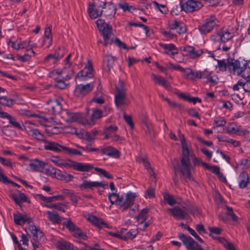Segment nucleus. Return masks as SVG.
Returning <instances> with one entry per match:
<instances>
[{
    "label": "nucleus",
    "instance_id": "obj_1",
    "mask_svg": "<svg viewBox=\"0 0 250 250\" xmlns=\"http://www.w3.org/2000/svg\"><path fill=\"white\" fill-rule=\"evenodd\" d=\"M179 140H180L182 149V154L180 161V166H174L175 173L180 172L181 174L190 179L191 177V169L192 167L190 162V157H192L193 151L191 144L187 141L184 135L179 133Z\"/></svg>",
    "mask_w": 250,
    "mask_h": 250
},
{
    "label": "nucleus",
    "instance_id": "obj_2",
    "mask_svg": "<svg viewBox=\"0 0 250 250\" xmlns=\"http://www.w3.org/2000/svg\"><path fill=\"white\" fill-rule=\"evenodd\" d=\"M136 197L135 193L131 192L122 195L116 192H110L108 194V199L111 204L115 205L123 211L126 210L133 205Z\"/></svg>",
    "mask_w": 250,
    "mask_h": 250
},
{
    "label": "nucleus",
    "instance_id": "obj_3",
    "mask_svg": "<svg viewBox=\"0 0 250 250\" xmlns=\"http://www.w3.org/2000/svg\"><path fill=\"white\" fill-rule=\"evenodd\" d=\"M72 54L68 55L64 60V66L62 69H57L50 73V77L53 79L62 78L64 80L71 79L73 75V70L70 68L71 62H70Z\"/></svg>",
    "mask_w": 250,
    "mask_h": 250
},
{
    "label": "nucleus",
    "instance_id": "obj_4",
    "mask_svg": "<svg viewBox=\"0 0 250 250\" xmlns=\"http://www.w3.org/2000/svg\"><path fill=\"white\" fill-rule=\"evenodd\" d=\"M238 26L237 25H232L227 27H224L217 33L216 35H213L211 39L215 42L220 41L225 42L229 41L234 36L237 34Z\"/></svg>",
    "mask_w": 250,
    "mask_h": 250
},
{
    "label": "nucleus",
    "instance_id": "obj_5",
    "mask_svg": "<svg viewBox=\"0 0 250 250\" xmlns=\"http://www.w3.org/2000/svg\"><path fill=\"white\" fill-rule=\"evenodd\" d=\"M106 3L104 1L94 0L89 2L87 9L89 16L91 19H95L102 16L103 9L105 7Z\"/></svg>",
    "mask_w": 250,
    "mask_h": 250
},
{
    "label": "nucleus",
    "instance_id": "obj_6",
    "mask_svg": "<svg viewBox=\"0 0 250 250\" xmlns=\"http://www.w3.org/2000/svg\"><path fill=\"white\" fill-rule=\"evenodd\" d=\"M249 63L245 60H234L228 62V68L233 74L240 75L245 70L246 67H250Z\"/></svg>",
    "mask_w": 250,
    "mask_h": 250
},
{
    "label": "nucleus",
    "instance_id": "obj_7",
    "mask_svg": "<svg viewBox=\"0 0 250 250\" xmlns=\"http://www.w3.org/2000/svg\"><path fill=\"white\" fill-rule=\"evenodd\" d=\"M96 24L100 31L102 33L104 40V45L107 46L111 42L110 38L111 36V27L104 22V20L99 19Z\"/></svg>",
    "mask_w": 250,
    "mask_h": 250
},
{
    "label": "nucleus",
    "instance_id": "obj_8",
    "mask_svg": "<svg viewBox=\"0 0 250 250\" xmlns=\"http://www.w3.org/2000/svg\"><path fill=\"white\" fill-rule=\"evenodd\" d=\"M148 210L146 208H143L137 217L140 229L145 230L152 223L151 218L149 219L147 214Z\"/></svg>",
    "mask_w": 250,
    "mask_h": 250
},
{
    "label": "nucleus",
    "instance_id": "obj_9",
    "mask_svg": "<svg viewBox=\"0 0 250 250\" xmlns=\"http://www.w3.org/2000/svg\"><path fill=\"white\" fill-rule=\"evenodd\" d=\"M94 70L92 63L88 60L84 68L77 74V78L81 81H86L94 77Z\"/></svg>",
    "mask_w": 250,
    "mask_h": 250
},
{
    "label": "nucleus",
    "instance_id": "obj_10",
    "mask_svg": "<svg viewBox=\"0 0 250 250\" xmlns=\"http://www.w3.org/2000/svg\"><path fill=\"white\" fill-rule=\"evenodd\" d=\"M211 234H210L214 239H217L225 247L227 250H236L234 245L231 243L228 242L224 238L221 237H215L214 234H219L221 233L222 229L219 228H209L208 229Z\"/></svg>",
    "mask_w": 250,
    "mask_h": 250
},
{
    "label": "nucleus",
    "instance_id": "obj_11",
    "mask_svg": "<svg viewBox=\"0 0 250 250\" xmlns=\"http://www.w3.org/2000/svg\"><path fill=\"white\" fill-rule=\"evenodd\" d=\"M8 44L9 46L17 50L27 49L28 48L36 47L35 44H31V42L29 40H25L23 41H21L20 40L14 41L10 40L8 42Z\"/></svg>",
    "mask_w": 250,
    "mask_h": 250
},
{
    "label": "nucleus",
    "instance_id": "obj_12",
    "mask_svg": "<svg viewBox=\"0 0 250 250\" xmlns=\"http://www.w3.org/2000/svg\"><path fill=\"white\" fill-rule=\"evenodd\" d=\"M179 237L183 242L187 250H203L191 237L182 234L179 235Z\"/></svg>",
    "mask_w": 250,
    "mask_h": 250
},
{
    "label": "nucleus",
    "instance_id": "obj_13",
    "mask_svg": "<svg viewBox=\"0 0 250 250\" xmlns=\"http://www.w3.org/2000/svg\"><path fill=\"white\" fill-rule=\"evenodd\" d=\"M203 6L199 0H188L181 6L187 12H192L201 9Z\"/></svg>",
    "mask_w": 250,
    "mask_h": 250
},
{
    "label": "nucleus",
    "instance_id": "obj_14",
    "mask_svg": "<svg viewBox=\"0 0 250 250\" xmlns=\"http://www.w3.org/2000/svg\"><path fill=\"white\" fill-rule=\"evenodd\" d=\"M79 187L82 189H93L94 188L102 187L104 188H107V183L104 182L91 181L83 180L82 183L79 185Z\"/></svg>",
    "mask_w": 250,
    "mask_h": 250
},
{
    "label": "nucleus",
    "instance_id": "obj_15",
    "mask_svg": "<svg viewBox=\"0 0 250 250\" xmlns=\"http://www.w3.org/2000/svg\"><path fill=\"white\" fill-rule=\"evenodd\" d=\"M216 19L214 16H211L206 20L202 25L199 26V30L202 34H205L211 31L216 25Z\"/></svg>",
    "mask_w": 250,
    "mask_h": 250
},
{
    "label": "nucleus",
    "instance_id": "obj_16",
    "mask_svg": "<svg viewBox=\"0 0 250 250\" xmlns=\"http://www.w3.org/2000/svg\"><path fill=\"white\" fill-rule=\"evenodd\" d=\"M94 83L91 82L85 85H78L74 90V94L77 97H83L89 93L93 88Z\"/></svg>",
    "mask_w": 250,
    "mask_h": 250
},
{
    "label": "nucleus",
    "instance_id": "obj_17",
    "mask_svg": "<svg viewBox=\"0 0 250 250\" xmlns=\"http://www.w3.org/2000/svg\"><path fill=\"white\" fill-rule=\"evenodd\" d=\"M167 210L170 216L177 219L183 220L187 215L185 208H182L179 207H175L168 208Z\"/></svg>",
    "mask_w": 250,
    "mask_h": 250
},
{
    "label": "nucleus",
    "instance_id": "obj_18",
    "mask_svg": "<svg viewBox=\"0 0 250 250\" xmlns=\"http://www.w3.org/2000/svg\"><path fill=\"white\" fill-rule=\"evenodd\" d=\"M62 108V104L58 100H50L47 102L46 109L51 114H58L61 111Z\"/></svg>",
    "mask_w": 250,
    "mask_h": 250
},
{
    "label": "nucleus",
    "instance_id": "obj_19",
    "mask_svg": "<svg viewBox=\"0 0 250 250\" xmlns=\"http://www.w3.org/2000/svg\"><path fill=\"white\" fill-rule=\"evenodd\" d=\"M196 76L198 79H206L207 82H210L213 84L216 83L217 79L215 75H212V72L205 69L203 71H196Z\"/></svg>",
    "mask_w": 250,
    "mask_h": 250
},
{
    "label": "nucleus",
    "instance_id": "obj_20",
    "mask_svg": "<svg viewBox=\"0 0 250 250\" xmlns=\"http://www.w3.org/2000/svg\"><path fill=\"white\" fill-rule=\"evenodd\" d=\"M182 51L187 53V55L191 59H195L200 57L204 52L202 49L195 50V48L189 45L181 47Z\"/></svg>",
    "mask_w": 250,
    "mask_h": 250
},
{
    "label": "nucleus",
    "instance_id": "obj_21",
    "mask_svg": "<svg viewBox=\"0 0 250 250\" xmlns=\"http://www.w3.org/2000/svg\"><path fill=\"white\" fill-rule=\"evenodd\" d=\"M242 127L235 122L229 123L225 128V131L229 134L240 135Z\"/></svg>",
    "mask_w": 250,
    "mask_h": 250
},
{
    "label": "nucleus",
    "instance_id": "obj_22",
    "mask_svg": "<svg viewBox=\"0 0 250 250\" xmlns=\"http://www.w3.org/2000/svg\"><path fill=\"white\" fill-rule=\"evenodd\" d=\"M159 45L164 50V53L170 56L171 58H174V56L178 54V50L172 43H160Z\"/></svg>",
    "mask_w": 250,
    "mask_h": 250
},
{
    "label": "nucleus",
    "instance_id": "obj_23",
    "mask_svg": "<svg viewBox=\"0 0 250 250\" xmlns=\"http://www.w3.org/2000/svg\"><path fill=\"white\" fill-rule=\"evenodd\" d=\"M85 218L90 223L99 228L106 227L109 228V227L103 220L102 219L98 218L96 216L91 215H87L85 216Z\"/></svg>",
    "mask_w": 250,
    "mask_h": 250
},
{
    "label": "nucleus",
    "instance_id": "obj_24",
    "mask_svg": "<svg viewBox=\"0 0 250 250\" xmlns=\"http://www.w3.org/2000/svg\"><path fill=\"white\" fill-rule=\"evenodd\" d=\"M115 102L117 107L127 105L129 103V101L126 97V93H116L115 95Z\"/></svg>",
    "mask_w": 250,
    "mask_h": 250
},
{
    "label": "nucleus",
    "instance_id": "obj_25",
    "mask_svg": "<svg viewBox=\"0 0 250 250\" xmlns=\"http://www.w3.org/2000/svg\"><path fill=\"white\" fill-rule=\"evenodd\" d=\"M64 147V146L60 145L57 143L51 141H46L44 146L45 149L57 152H60L63 151Z\"/></svg>",
    "mask_w": 250,
    "mask_h": 250
},
{
    "label": "nucleus",
    "instance_id": "obj_26",
    "mask_svg": "<svg viewBox=\"0 0 250 250\" xmlns=\"http://www.w3.org/2000/svg\"><path fill=\"white\" fill-rule=\"evenodd\" d=\"M14 222L19 225H23L26 223H29L31 221V218L27 215L17 213L14 214Z\"/></svg>",
    "mask_w": 250,
    "mask_h": 250
},
{
    "label": "nucleus",
    "instance_id": "obj_27",
    "mask_svg": "<svg viewBox=\"0 0 250 250\" xmlns=\"http://www.w3.org/2000/svg\"><path fill=\"white\" fill-rule=\"evenodd\" d=\"M41 205L42 207H46L47 208L51 209H56L58 210L62 211V212L65 211V208H67V203H52L47 204L44 203H41Z\"/></svg>",
    "mask_w": 250,
    "mask_h": 250
},
{
    "label": "nucleus",
    "instance_id": "obj_28",
    "mask_svg": "<svg viewBox=\"0 0 250 250\" xmlns=\"http://www.w3.org/2000/svg\"><path fill=\"white\" fill-rule=\"evenodd\" d=\"M33 48H30L27 49L25 54L21 56L17 55L14 59L19 60L21 62H24L29 60L32 57L35 55V52L32 49Z\"/></svg>",
    "mask_w": 250,
    "mask_h": 250
},
{
    "label": "nucleus",
    "instance_id": "obj_29",
    "mask_svg": "<svg viewBox=\"0 0 250 250\" xmlns=\"http://www.w3.org/2000/svg\"><path fill=\"white\" fill-rule=\"evenodd\" d=\"M101 151L103 154L114 158H118L120 156L119 152L110 146L104 147Z\"/></svg>",
    "mask_w": 250,
    "mask_h": 250
},
{
    "label": "nucleus",
    "instance_id": "obj_30",
    "mask_svg": "<svg viewBox=\"0 0 250 250\" xmlns=\"http://www.w3.org/2000/svg\"><path fill=\"white\" fill-rule=\"evenodd\" d=\"M45 166L44 162L37 159L32 161L29 164L30 169L34 171H41Z\"/></svg>",
    "mask_w": 250,
    "mask_h": 250
},
{
    "label": "nucleus",
    "instance_id": "obj_31",
    "mask_svg": "<svg viewBox=\"0 0 250 250\" xmlns=\"http://www.w3.org/2000/svg\"><path fill=\"white\" fill-rule=\"evenodd\" d=\"M152 80L157 84L163 86L164 88L169 89L170 88L169 83L162 77L156 75L154 74H151Z\"/></svg>",
    "mask_w": 250,
    "mask_h": 250
},
{
    "label": "nucleus",
    "instance_id": "obj_32",
    "mask_svg": "<svg viewBox=\"0 0 250 250\" xmlns=\"http://www.w3.org/2000/svg\"><path fill=\"white\" fill-rule=\"evenodd\" d=\"M26 231L30 232L33 235V239L34 241H38L39 238H41L43 236L42 232L34 225H30L26 229Z\"/></svg>",
    "mask_w": 250,
    "mask_h": 250
},
{
    "label": "nucleus",
    "instance_id": "obj_33",
    "mask_svg": "<svg viewBox=\"0 0 250 250\" xmlns=\"http://www.w3.org/2000/svg\"><path fill=\"white\" fill-rule=\"evenodd\" d=\"M93 168V166L89 164L75 162L74 169L80 171H88Z\"/></svg>",
    "mask_w": 250,
    "mask_h": 250
},
{
    "label": "nucleus",
    "instance_id": "obj_34",
    "mask_svg": "<svg viewBox=\"0 0 250 250\" xmlns=\"http://www.w3.org/2000/svg\"><path fill=\"white\" fill-rule=\"evenodd\" d=\"M52 38L51 36V29L50 27H47L44 31V37L43 41V44L48 47L52 43Z\"/></svg>",
    "mask_w": 250,
    "mask_h": 250
},
{
    "label": "nucleus",
    "instance_id": "obj_35",
    "mask_svg": "<svg viewBox=\"0 0 250 250\" xmlns=\"http://www.w3.org/2000/svg\"><path fill=\"white\" fill-rule=\"evenodd\" d=\"M115 61V58L111 55L108 54L104 56L103 60L104 65L107 71L112 67Z\"/></svg>",
    "mask_w": 250,
    "mask_h": 250
},
{
    "label": "nucleus",
    "instance_id": "obj_36",
    "mask_svg": "<svg viewBox=\"0 0 250 250\" xmlns=\"http://www.w3.org/2000/svg\"><path fill=\"white\" fill-rule=\"evenodd\" d=\"M238 184L240 188H245L249 182V176L248 173L245 172H242L238 177Z\"/></svg>",
    "mask_w": 250,
    "mask_h": 250
},
{
    "label": "nucleus",
    "instance_id": "obj_37",
    "mask_svg": "<svg viewBox=\"0 0 250 250\" xmlns=\"http://www.w3.org/2000/svg\"><path fill=\"white\" fill-rule=\"evenodd\" d=\"M80 117V113H72L68 111H66V115L64 117L66 122L71 123L74 122H77V120Z\"/></svg>",
    "mask_w": 250,
    "mask_h": 250
},
{
    "label": "nucleus",
    "instance_id": "obj_38",
    "mask_svg": "<svg viewBox=\"0 0 250 250\" xmlns=\"http://www.w3.org/2000/svg\"><path fill=\"white\" fill-rule=\"evenodd\" d=\"M12 197L15 202L19 205L21 202L28 201V198L26 195L19 191H18V193L17 194H13L12 195Z\"/></svg>",
    "mask_w": 250,
    "mask_h": 250
},
{
    "label": "nucleus",
    "instance_id": "obj_39",
    "mask_svg": "<svg viewBox=\"0 0 250 250\" xmlns=\"http://www.w3.org/2000/svg\"><path fill=\"white\" fill-rule=\"evenodd\" d=\"M44 214L46 215L49 220L53 223H59L61 221V217L56 211L47 210L44 212Z\"/></svg>",
    "mask_w": 250,
    "mask_h": 250
},
{
    "label": "nucleus",
    "instance_id": "obj_40",
    "mask_svg": "<svg viewBox=\"0 0 250 250\" xmlns=\"http://www.w3.org/2000/svg\"><path fill=\"white\" fill-rule=\"evenodd\" d=\"M64 55V51L62 49L59 48L57 50L54 54H50L47 56L46 60L49 59H53V62L56 63L57 61L62 58Z\"/></svg>",
    "mask_w": 250,
    "mask_h": 250
},
{
    "label": "nucleus",
    "instance_id": "obj_41",
    "mask_svg": "<svg viewBox=\"0 0 250 250\" xmlns=\"http://www.w3.org/2000/svg\"><path fill=\"white\" fill-rule=\"evenodd\" d=\"M56 247L60 250H72L73 246L69 242L61 240L56 243Z\"/></svg>",
    "mask_w": 250,
    "mask_h": 250
},
{
    "label": "nucleus",
    "instance_id": "obj_42",
    "mask_svg": "<svg viewBox=\"0 0 250 250\" xmlns=\"http://www.w3.org/2000/svg\"><path fill=\"white\" fill-rule=\"evenodd\" d=\"M118 7L123 10L124 12L128 11L132 12L136 10V8L133 5H130L129 3L125 2H121L118 4Z\"/></svg>",
    "mask_w": 250,
    "mask_h": 250
},
{
    "label": "nucleus",
    "instance_id": "obj_43",
    "mask_svg": "<svg viewBox=\"0 0 250 250\" xmlns=\"http://www.w3.org/2000/svg\"><path fill=\"white\" fill-rule=\"evenodd\" d=\"M103 112L101 110L94 109L93 110V113L91 116L90 119L91 123L93 125L95 124L96 121L100 119L102 117Z\"/></svg>",
    "mask_w": 250,
    "mask_h": 250
},
{
    "label": "nucleus",
    "instance_id": "obj_44",
    "mask_svg": "<svg viewBox=\"0 0 250 250\" xmlns=\"http://www.w3.org/2000/svg\"><path fill=\"white\" fill-rule=\"evenodd\" d=\"M152 4L155 10H159L164 14H166L167 13L168 9L166 5L160 4L156 1H153L152 2Z\"/></svg>",
    "mask_w": 250,
    "mask_h": 250
},
{
    "label": "nucleus",
    "instance_id": "obj_45",
    "mask_svg": "<svg viewBox=\"0 0 250 250\" xmlns=\"http://www.w3.org/2000/svg\"><path fill=\"white\" fill-rule=\"evenodd\" d=\"M226 119L222 117H216L214 120L213 128L224 126L226 124Z\"/></svg>",
    "mask_w": 250,
    "mask_h": 250
},
{
    "label": "nucleus",
    "instance_id": "obj_46",
    "mask_svg": "<svg viewBox=\"0 0 250 250\" xmlns=\"http://www.w3.org/2000/svg\"><path fill=\"white\" fill-rule=\"evenodd\" d=\"M8 122L12 126L15 128H18L21 130H24L25 129V126L23 125H21L20 123L17 122L16 118L11 115L8 119Z\"/></svg>",
    "mask_w": 250,
    "mask_h": 250
},
{
    "label": "nucleus",
    "instance_id": "obj_47",
    "mask_svg": "<svg viewBox=\"0 0 250 250\" xmlns=\"http://www.w3.org/2000/svg\"><path fill=\"white\" fill-rule=\"evenodd\" d=\"M164 201L166 202L170 206H173L176 204L177 202L176 199L174 198L173 196L164 193L163 194Z\"/></svg>",
    "mask_w": 250,
    "mask_h": 250
},
{
    "label": "nucleus",
    "instance_id": "obj_48",
    "mask_svg": "<svg viewBox=\"0 0 250 250\" xmlns=\"http://www.w3.org/2000/svg\"><path fill=\"white\" fill-rule=\"evenodd\" d=\"M77 122L79 123V124H81L85 126H91L93 125L91 123V119H90L89 120H88L82 114H80V117L77 120Z\"/></svg>",
    "mask_w": 250,
    "mask_h": 250
},
{
    "label": "nucleus",
    "instance_id": "obj_49",
    "mask_svg": "<svg viewBox=\"0 0 250 250\" xmlns=\"http://www.w3.org/2000/svg\"><path fill=\"white\" fill-rule=\"evenodd\" d=\"M182 71L184 72V77L187 79L194 80L197 78L196 76V71L193 72L190 69H184V70H182Z\"/></svg>",
    "mask_w": 250,
    "mask_h": 250
},
{
    "label": "nucleus",
    "instance_id": "obj_50",
    "mask_svg": "<svg viewBox=\"0 0 250 250\" xmlns=\"http://www.w3.org/2000/svg\"><path fill=\"white\" fill-rule=\"evenodd\" d=\"M138 234L136 229H132L125 233V235H123V240L132 239L135 238Z\"/></svg>",
    "mask_w": 250,
    "mask_h": 250
},
{
    "label": "nucleus",
    "instance_id": "obj_51",
    "mask_svg": "<svg viewBox=\"0 0 250 250\" xmlns=\"http://www.w3.org/2000/svg\"><path fill=\"white\" fill-rule=\"evenodd\" d=\"M72 232L73 233L74 236L78 238L85 240L87 238L86 235L78 227H77Z\"/></svg>",
    "mask_w": 250,
    "mask_h": 250
},
{
    "label": "nucleus",
    "instance_id": "obj_52",
    "mask_svg": "<svg viewBox=\"0 0 250 250\" xmlns=\"http://www.w3.org/2000/svg\"><path fill=\"white\" fill-rule=\"evenodd\" d=\"M0 104L2 105L10 106L14 104V102L11 99L6 96H2L0 97Z\"/></svg>",
    "mask_w": 250,
    "mask_h": 250
},
{
    "label": "nucleus",
    "instance_id": "obj_53",
    "mask_svg": "<svg viewBox=\"0 0 250 250\" xmlns=\"http://www.w3.org/2000/svg\"><path fill=\"white\" fill-rule=\"evenodd\" d=\"M203 167L208 170H209L217 175L220 174V168L218 166H209L207 164H203Z\"/></svg>",
    "mask_w": 250,
    "mask_h": 250
},
{
    "label": "nucleus",
    "instance_id": "obj_54",
    "mask_svg": "<svg viewBox=\"0 0 250 250\" xmlns=\"http://www.w3.org/2000/svg\"><path fill=\"white\" fill-rule=\"evenodd\" d=\"M63 151L66 154L70 155H81L82 154L80 151L76 149L71 148L65 146L63 147Z\"/></svg>",
    "mask_w": 250,
    "mask_h": 250
},
{
    "label": "nucleus",
    "instance_id": "obj_55",
    "mask_svg": "<svg viewBox=\"0 0 250 250\" xmlns=\"http://www.w3.org/2000/svg\"><path fill=\"white\" fill-rule=\"evenodd\" d=\"M117 130V127L114 125H110L106 128H105L104 130V133L105 134V138L108 139L110 138L111 136V133L114 132Z\"/></svg>",
    "mask_w": 250,
    "mask_h": 250
},
{
    "label": "nucleus",
    "instance_id": "obj_56",
    "mask_svg": "<svg viewBox=\"0 0 250 250\" xmlns=\"http://www.w3.org/2000/svg\"><path fill=\"white\" fill-rule=\"evenodd\" d=\"M30 135L38 140H42L43 139V135L39 132V131L36 129H31L30 130Z\"/></svg>",
    "mask_w": 250,
    "mask_h": 250
},
{
    "label": "nucleus",
    "instance_id": "obj_57",
    "mask_svg": "<svg viewBox=\"0 0 250 250\" xmlns=\"http://www.w3.org/2000/svg\"><path fill=\"white\" fill-rule=\"evenodd\" d=\"M249 84H250L249 83H244L241 81H238V82L236 84H235V85H233V89L234 90L238 91L239 89V87L242 86L243 88V89H244V90H245L246 91H250V88L249 89H246V86L248 85H249Z\"/></svg>",
    "mask_w": 250,
    "mask_h": 250
},
{
    "label": "nucleus",
    "instance_id": "obj_58",
    "mask_svg": "<svg viewBox=\"0 0 250 250\" xmlns=\"http://www.w3.org/2000/svg\"><path fill=\"white\" fill-rule=\"evenodd\" d=\"M126 90L124 82L120 81L116 86V93H126Z\"/></svg>",
    "mask_w": 250,
    "mask_h": 250
},
{
    "label": "nucleus",
    "instance_id": "obj_59",
    "mask_svg": "<svg viewBox=\"0 0 250 250\" xmlns=\"http://www.w3.org/2000/svg\"><path fill=\"white\" fill-rule=\"evenodd\" d=\"M50 161L55 164L56 166L58 167H61L63 159H62L60 157L53 156L49 158Z\"/></svg>",
    "mask_w": 250,
    "mask_h": 250
},
{
    "label": "nucleus",
    "instance_id": "obj_60",
    "mask_svg": "<svg viewBox=\"0 0 250 250\" xmlns=\"http://www.w3.org/2000/svg\"><path fill=\"white\" fill-rule=\"evenodd\" d=\"M162 34L167 39V40H174L176 39L177 38L176 35L169 31H162Z\"/></svg>",
    "mask_w": 250,
    "mask_h": 250
},
{
    "label": "nucleus",
    "instance_id": "obj_61",
    "mask_svg": "<svg viewBox=\"0 0 250 250\" xmlns=\"http://www.w3.org/2000/svg\"><path fill=\"white\" fill-rule=\"evenodd\" d=\"M57 172V169L53 167H49L45 170V172L47 175H50L53 178L56 177Z\"/></svg>",
    "mask_w": 250,
    "mask_h": 250
},
{
    "label": "nucleus",
    "instance_id": "obj_62",
    "mask_svg": "<svg viewBox=\"0 0 250 250\" xmlns=\"http://www.w3.org/2000/svg\"><path fill=\"white\" fill-rule=\"evenodd\" d=\"M240 75L247 81V83H249L250 82V67H246L245 70Z\"/></svg>",
    "mask_w": 250,
    "mask_h": 250
},
{
    "label": "nucleus",
    "instance_id": "obj_63",
    "mask_svg": "<svg viewBox=\"0 0 250 250\" xmlns=\"http://www.w3.org/2000/svg\"><path fill=\"white\" fill-rule=\"evenodd\" d=\"M162 98L165 101H166L170 106H171L172 107H175V108L177 107L178 108H182V105H180V104L176 103L175 102L171 101L169 99H168L167 98L163 96H162Z\"/></svg>",
    "mask_w": 250,
    "mask_h": 250
},
{
    "label": "nucleus",
    "instance_id": "obj_64",
    "mask_svg": "<svg viewBox=\"0 0 250 250\" xmlns=\"http://www.w3.org/2000/svg\"><path fill=\"white\" fill-rule=\"evenodd\" d=\"M181 22L175 20H172L169 22L168 26L171 29L175 30L177 31L179 25Z\"/></svg>",
    "mask_w": 250,
    "mask_h": 250
}]
</instances>
